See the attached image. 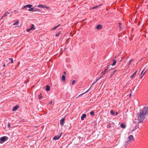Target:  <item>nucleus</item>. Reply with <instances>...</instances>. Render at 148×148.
<instances>
[{"label": "nucleus", "mask_w": 148, "mask_h": 148, "mask_svg": "<svg viewBox=\"0 0 148 148\" xmlns=\"http://www.w3.org/2000/svg\"><path fill=\"white\" fill-rule=\"evenodd\" d=\"M100 72H101V71H99V73Z\"/></svg>", "instance_id": "obj_48"}, {"label": "nucleus", "mask_w": 148, "mask_h": 148, "mask_svg": "<svg viewBox=\"0 0 148 148\" xmlns=\"http://www.w3.org/2000/svg\"><path fill=\"white\" fill-rule=\"evenodd\" d=\"M91 87H92V86H90V88H89V89H88L87 91H86V92H85V93H86V92H88V91L89 90H90V89H91Z\"/></svg>", "instance_id": "obj_35"}, {"label": "nucleus", "mask_w": 148, "mask_h": 148, "mask_svg": "<svg viewBox=\"0 0 148 148\" xmlns=\"http://www.w3.org/2000/svg\"><path fill=\"white\" fill-rule=\"evenodd\" d=\"M14 12H18V11L16 10H14Z\"/></svg>", "instance_id": "obj_45"}, {"label": "nucleus", "mask_w": 148, "mask_h": 148, "mask_svg": "<svg viewBox=\"0 0 148 148\" xmlns=\"http://www.w3.org/2000/svg\"><path fill=\"white\" fill-rule=\"evenodd\" d=\"M65 118H63L60 121V123L61 125L63 126L64 123Z\"/></svg>", "instance_id": "obj_8"}, {"label": "nucleus", "mask_w": 148, "mask_h": 148, "mask_svg": "<svg viewBox=\"0 0 148 148\" xmlns=\"http://www.w3.org/2000/svg\"><path fill=\"white\" fill-rule=\"evenodd\" d=\"M128 140L125 143V145L123 146V148H126L127 145L128 143H130L131 141H133L134 138L133 135H130L128 137Z\"/></svg>", "instance_id": "obj_1"}, {"label": "nucleus", "mask_w": 148, "mask_h": 148, "mask_svg": "<svg viewBox=\"0 0 148 148\" xmlns=\"http://www.w3.org/2000/svg\"><path fill=\"white\" fill-rule=\"evenodd\" d=\"M117 71V70H115V71H113V72H112L111 73V76H110V77H112L114 75V73H115Z\"/></svg>", "instance_id": "obj_18"}, {"label": "nucleus", "mask_w": 148, "mask_h": 148, "mask_svg": "<svg viewBox=\"0 0 148 148\" xmlns=\"http://www.w3.org/2000/svg\"><path fill=\"white\" fill-rule=\"evenodd\" d=\"M109 68V65H108L107 66V68L104 71V72H105L104 73L106 74L108 73V71H110V70H112V69H109V70H108V69Z\"/></svg>", "instance_id": "obj_9"}, {"label": "nucleus", "mask_w": 148, "mask_h": 148, "mask_svg": "<svg viewBox=\"0 0 148 148\" xmlns=\"http://www.w3.org/2000/svg\"><path fill=\"white\" fill-rule=\"evenodd\" d=\"M121 127L123 129H124L126 127V125L123 123H122L121 125Z\"/></svg>", "instance_id": "obj_14"}, {"label": "nucleus", "mask_w": 148, "mask_h": 148, "mask_svg": "<svg viewBox=\"0 0 148 148\" xmlns=\"http://www.w3.org/2000/svg\"><path fill=\"white\" fill-rule=\"evenodd\" d=\"M102 25H101L100 24L98 25L96 27L97 29H101L102 28Z\"/></svg>", "instance_id": "obj_11"}, {"label": "nucleus", "mask_w": 148, "mask_h": 148, "mask_svg": "<svg viewBox=\"0 0 148 148\" xmlns=\"http://www.w3.org/2000/svg\"><path fill=\"white\" fill-rule=\"evenodd\" d=\"M35 29V28L34 27V24H31V27L30 28H29L27 29L26 30V31L27 32H29L30 30L32 29Z\"/></svg>", "instance_id": "obj_4"}, {"label": "nucleus", "mask_w": 148, "mask_h": 148, "mask_svg": "<svg viewBox=\"0 0 148 148\" xmlns=\"http://www.w3.org/2000/svg\"><path fill=\"white\" fill-rule=\"evenodd\" d=\"M102 5V4H100V5H96V6H94V7H93L92 8V9H96V8H98V7H99L101 6Z\"/></svg>", "instance_id": "obj_13"}, {"label": "nucleus", "mask_w": 148, "mask_h": 148, "mask_svg": "<svg viewBox=\"0 0 148 148\" xmlns=\"http://www.w3.org/2000/svg\"><path fill=\"white\" fill-rule=\"evenodd\" d=\"M42 96L41 94H40L38 95V98L40 99H41L42 98Z\"/></svg>", "instance_id": "obj_26"}, {"label": "nucleus", "mask_w": 148, "mask_h": 148, "mask_svg": "<svg viewBox=\"0 0 148 148\" xmlns=\"http://www.w3.org/2000/svg\"><path fill=\"white\" fill-rule=\"evenodd\" d=\"M60 24H58V25H57V26L54 27H53V28H52L51 29V30H54V29H56L59 26H60Z\"/></svg>", "instance_id": "obj_16"}, {"label": "nucleus", "mask_w": 148, "mask_h": 148, "mask_svg": "<svg viewBox=\"0 0 148 148\" xmlns=\"http://www.w3.org/2000/svg\"><path fill=\"white\" fill-rule=\"evenodd\" d=\"M46 90L47 91H49L50 90V87L48 85H47L46 87Z\"/></svg>", "instance_id": "obj_17"}, {"label": "nucleus", "mask_w": 148, "mask_h": 148, "mask_svg": "<svg viewBox=\"0 0 148 148\" xmlns=\"http://www.w3.org/2000/svg\"><path fill=\"white\" fill-rule=\"evenodd\" d=\"M119 29H120V30H121L122 29V28L121 27V26H119Z\"/></svg>", "instance_id": "obj_40"}, {"label": "nucleus", "mask_w": 148, "mask_h": 148, "mask_svg": "<svg viewBox=\"0 0 148 148\" xmlns=\"http://www.w3.org/2000/svg\"><path fill=\"white\" fill-rule=\"evenodd\" d=\"M118 113H118V112H115V114H116V115H117L118 114Z\"/></svg>", "instance_id": "obj_41"}, {"label": "nucleus", "mask_w": 148, "mask_h": 148, "mask_svg": "<svg viewBox=\"0 0 148 148\" xmlns=\"http://www.w3.org/2000/svg\"><path fill=\"white\" fill-rule=\"evenodd\" d=\"M145 69V68L144 69V70L142 71L140 75V79H142L143 77V76L144 75H145V73L146 72V71H145L144 72V70Z\"/></svg>", "instance_id": "obj_7"}, {"label": "nucleus", "mask_w": 148, "mask_h": 148, "mask_svg": "<svg viewBox=\"0 0 148 148\" xmlns=\"http://www.w3.org/2000/svg\"><path fill=\"white\" fill-rule=\"evenodd\" d=\"M75 82L74 80H73L72 82V85H74L75 84Z\"/></svg>", "instance_id": "obj_28"}, {"label": "nucleus", "mask_w": 148, "mask_h": 148, "mask_svg": "<svg viewBox=\"0 0 148 148\" xmlns=\"http://www.w3.org/2000/svg\"><path fill=\"white\" fill-rule=\"evenodd\" d=\"M27 7L26 6V5L23 6L21 8L22 9L25 8Z\"/></svg>", "instance_id": "obj_37"}, {"label": "nucleus", "mask_w": 148, "mask_h": 148, "mask_svg": "<svg viewBox=\"0 0 148 148\" xmlns=\"http://www.w3.org/2000/svg\"><path fill=\"white\" fill-rule=\"evenodd\" d=\"M119 26H121V25H122V24L121 23H119Z\"/></svg>", "instance_id": "obj_42"}, {"label": "nucleus", "mask_w": 148, "mask_h": 148, "mask_svg": "<svg viewBox=\"0 0 148 148\" xmlns=\"http://www.w3.org/2000/svg\"><path fill=\"white\" fill-rule=\"evenodd\" d=\"M110 113L111 114L113 115H114V113L113 110H111L110 111Z\"/></svg>", "instance_id": "obj_25"}, {"label": "nucleus", "mask_w": 148, "mask_h": 148, "mask_svg": "<svg viewBox=\"0 0 148 148\" xmlns=\"http://www.w3.org/2000/svg\"><path fill=\"white\" fill-rule=\"evenodd\" d=\"M116 61L115 60H113V62L112 64V66H114L116 64Z\"/></svg>", "instance_id": "obj_19"}, {"label": "nucleus", "mask_w": 148, "mask_h": 148, "mask_svg": "<svg viewBox=\"0 0 148 148\" xmlns=\"http://www.w3.org/2000/svg\"><path fill=\"white\" fill-rule=\"evenodd\" d=\"M3 66L4 67H5V64H3Z\"/></svg>", "instance_id": "obj_46"}, {"label": "nucleus", "mask_w": 148, "mask_h": 148, "mask_svg": "<svg viewBox=\"0 0 148 148\" xmlns=\"http://www.w3.org/2000/svg\"><path fill=\"white\" fill-rule=\"evenodd\" d=\"M91 87H92V86H90V88H89V89H88L87 91H86V92H85V93H86V92H88V91L89 90H90V89H91Z\"/></svg>", "instance_id": "obj_34"}, {"label": "nucleus", "mask_w": 148, "mask_h": 148, "mask_svg": "<svg viewBox=\"0 0 148 148\" xmlns=\"http://www.w3.org/2000/svg\"><path fill=\"white\" fill-rule=\"evenodd\" d=\"M111 125L110 123H109V125L107 126V127L108 128H110L111 127Z\"/></svg>", "instance_id": "obj_29"}, {"label": "nucleus", "mask_w": 148, "mask_h": 148, "mask_svg": "<svg viewBox=\"0 0 148 148\" xmlns=\"http://www.w3.org/2000/svg\"><path fill=\"white\" fill-rule=\"evenodd\" d=\"M64 73H66V72H65V71H64Z\"/></svg>", "instance_id": "obj_49"}, {"label": "nucleus", "mask_w": 148, "mask_h": 148, "mask_svg": "<svg viewBox=\"0 0 148 148\" xmlns=\"http://www.w3.org/2000/svg\"><path fill=\"white\" fill-rule=\"evenodd\" d=\"M132 61L133 60L132 59L130 60L128 63L129 65H130V64L132 62Z\"/></svg>", "instance_id": "obj_31"}, {"label": "nucleus", "mask_w": 148, "mask_h": 148, "mask_svg": "<svg viewBox=\"0 0 148 148\" xmlns=\"http://www.w3.org/2000/svg\"><path fill=\"white\" fill-rule=\"evenodd\" d=\"M8 127L9 128H10V127H11L10 126V123H8Z\"/></svg>", "instance_id": "obj_36"}, {"label": "nucleus", "mask_w": 148, "mask_h": 148, "mask_svg": "<svg viewBox=\"0 0 148 148\" xmlns=\"http://www.w3.org/2000/svg\"><path fill=\"white\" fill-rule=\"evenodd\" d=\"M9 59L11 61V63H13V60L12 58H9Z\"/></svg>", "instance_id": "obj_24"}, {"label": "nucleus", "mask_w": 148, "mask_h": 148, "mask_svg": "<svg viewBox=\"0 0 148 148\" xmlns=\"http://www.w3.org/2000/svg\"><path fill=\"white\" fill-rule=\"evenodd\" d=\"M103 72H104V71H102L101 72V74H102V73H103Z\"/></svg>", "instance_id": "obj_44"}, {"label": "nucleus", "mask_w": 148, "mask_h": 148, "mask_svg": "<svg viewBox=\"0 0 148 148\" xmlns=\"http://www.w3.org/2000/svg\"><path fill=\"white\" fill-rule=\"evenodd\" d=\"M135 75L134 73L130 76V78H133Z\"/></svg>", "instance_id": "obj_33"}, {"label": "nucleus", "mask_w": 148, "mask_h": 148, "mask_svg": "<svg viewBox=\"0 0 148 148\" xmlns=\"http://www.w3.org/2000/svg\"><path fill=\"white\" fill-rule=\"evenodd\" d=\"M19 63H20V62H19L18 63V64H19Z\"/></svg>", "instance_id": "obj_50"}, {"label": "nucleus", "mask_w": 148, "mask_h": 148, "mask_svg": "<svg viewBox=\"0 0 148 148\" xmlns=\"http://www.w3.org/2000/svg\"><path fill=\"white\" fill-rule=\"evenodd\" d=\"M52 103H53V102L52 101H51L50 102V104H52Z\"/></svg>", "instance_id": "obj_43"}, {"label": "nucleus", "mask_w": 148, "mask_h": 148, "mask_svg": "<svg viewBox=\"0 0 148 148\" xmlns=\"http://www.w3.org/2000/svg\"><path fill=\"white\" fill-rule=\"evenodd\" d=\"M60 32H59V33H56V37H57L60 34Z\"/></svg>", "instance_id": "obj_30"}, {"label": "nucleus", "mask_w": 148, "mask_h": 148, "mask_svg": "<svg viewBox=\"0 0 148 148\" xmlns=\"http://www.w3.org/2000/svg\"><path fill=\"white\" fill-rule=\"evenodd\" d=\"M86 114H82V116L81 117V119L82 120H84V118L86 117Z\"/></svg>", "instance_id": "obj_15"}, {"label": "nucleus", "mask_w": 148, "mask_h": 148, "mask_svg": "<svg viewBox=\"0 0 148 148\" xmlns=\"http://www.w3.org/2000/svg\"><path fill=\"white\" fill-rule=\"evenodd\" d=\"M85 92H84V93H82V94H80V95H79L78 96V97H76V98H77L78 97H79V96H82V95H83L84 94H85Z\"/></svg>", "instance_id": "obj_32"}, {"label": "nucleus", "mask_w": 148, "mask_h": 148, "mask_svg": "<svg viewBox=\"0 0 148 148\" xmlns=\"http://www.w3.org/2000/svg\"><path fill=\"white\" fill-rule=\"evenodd\" d=\"M101 78V77H100L99 78H98V79H97L92 84V85L91 86H92V85H93L94 84H95V83H96L97 82V81L99 79H100Z\"/></svg>", "instance_id": "obj_23"}, {"label": "nucleus", "mask_w": 148, "mask_h": 148, "mask_svg": "<svg viewBox=\"0 0 148 148\" xmlns=\"http://www.w3.org/2000/svg\"><path fill=\"white\" fill-rule=\"evenodd\" d=\"M66 77L64 75H63L62 77V80L64 81Z\"/></svg>", "instance_id": "obj_20"}, {"label": "nucleus", "mask_w": 148, "mask_h": 148, "mask_svg": "<svg viewBox=\"0 0 148 148\" xmlns=\"http://www.w3.org/2000/svg\"><path fill=\"white\" fill-rule=\"evenodd\" d=\"M8 137L6 136H4L0 138V143H2L3 142L7 140Z\"/></svg>", "instance_id": "obj_2"}, {"label": "nucleus", "mask_w": 148, "mask_h": 148, "mask_svg": "<svg viewBox=\"0 0 148 148\" xmlns=\"http://www.w3.org/2000/svg\"><path fill=\"white\" fill-rule=\"evenodd\" d=\"M90 114L92 116H94L95 115V113L93 111L91 112Z\"/></svg>", "instance_id": "obj_22"}, {"label": "nucleus", "mask_w": 148, "mask_h": 148, "mask_svg": "<svg viewBox=\"0 0 148 148\" xmlns=\"http://www.w3.org/2000/svg\"><path fill=\"white\" fill-rule=\"evenodd\" d=\"M137 70H136V71L134 73V74L135 75L136 74V73H137Z\"/></svg>", "instance_id": "obj_38"}, {"label": "nucleus", "mask_w": 148, "mask_h": 148, "mask_svg": "<svg viewBox=\"0 0 148 148\" xmlns=\"http://www.w3.org/2000/svg\"><path fill=\"white\" fill-rule=\"evenodd\" d=\"M62 133H61L60 135H57L55 136L53 138V140H56L59 139L61 136Z\"/></svg>", "instance_id": "obj_6"}, {"label": "nucleus", "mask_w": 148, "mask_h": 148, "mask_svg": "<svg viewBox=\"0 0 148 148\" xmlns=\"http://www.w3.org/2000/svg\"><path fill=\"white\" fill-rule=\"evenodd\" d=\"M28 11H34V12H40V11L38 8L34 7L32 8H29L28 10Z\"/></svg>", "instance_id": "obj_3"}, {"label": "nucleus", "mask_w": 148, "mask_h": 148, "mask_svg": "<svg viewBox=\"0 0 148 148\" xmlns=\"http://www.w3.org/2000/svg\"><path fill=\"white\" fill-rule=\"evenodd\" d=\"M18 108V106H16L13 107L12 109V111H14L16 110Z\"/></svg>", "instance_id": "obj_10"}, {"label": "nucleus", "mask_w": 148, "mask_h": 148, "mask_svg": "<svg viewBox=\"0 0 148 148\" xmlns=\"http://www.w3.org/2000/svg\"><path fill=\"white\" fill-rule=\"evenodd\" d=\"M18 23H19V21H16V23H14L13 25H17L18 24Z\"/></svg>", "instance_id": "obj_27"}, {"label": "nucleus", "mask_w": 148, "mask_h": 148, "mask_svg": "<svg viewBox=\"0 0 148 148\" xmlns=\"http://www.w3.org/2000/svg\"><path fill=\"white\" fill-rule=\"evenodd\" d=\"M27 7L29 8H31V7L32 6V5L30 4H28L26 5Z\"/></svg>", "instance_id": "obj_21"}, {"label": "nucleus", "mask_w": 148, "mask_h": 148, "mask_svg": "<svg viewBox=\"0 0 148 148\" xmlns=\"http://www.w3.org/2000/svg\"><path fill=\"white\" fill-rule=\"evenodd\" d=\"M11 12V13H12V12Z\"/></svg>", "instance_id": "obj_51"}, {"label": "nucleus", "mask_w": 148, "mask_h": 148, "mask_svg": "<svg viewBox=\"0 0 148 148\" xmlns=\"http://www.w3.org/2000/svg\"><path fill=\"white\" fill-rule=\"evenodd\" d=\"M38 7L39 8H46L47 9H48L49 8V7L45 5H38Z\"/></svg>", "instance_id": "obj_5"}, {"label": "nucleus", "mask_w": 148, "mask_h": 148, "mask_svg": "<svg viewBox=\"0 0 148 148\" xmlns=\"http://www.w3.org/2000/svg\"><path fill=\"white\" fill-rule=\"evenodd\" d=\"M131 93H130V97H131Z\"/></svg>", "instance_id": "obj_47"}, {"label": "nucleus", "mask_w": 148, "mask_h": 148, "mask_svg": "<svg viewBox=\"0 0 148 148\" xmlns=\"http://www.w3.org/2000/svg\"><path fill=\"white\" fill-rule=\"evenodd\" d=\"M105 74H106L104 73V74H103V75L101 77H104L105 76Z\"/></svg>", "instance_id": "obj_39"}, {"label": "nucleus", "mask_w": 148, "mask_h": 148, "mask_svg": "<svg viewBox=\"0 0 148 148\" xmlns=\"http://www.w3.org/2000/svg\"><path fill=\"white\" fill-rule=\"evenodd\" d=\"M10 14V13L9 12H6L4 14V15L1 17V19H2V18L3 17L7 16L8 15V14Z\"/></svg>", "instance_id": "obj_12"}]
</instances>
